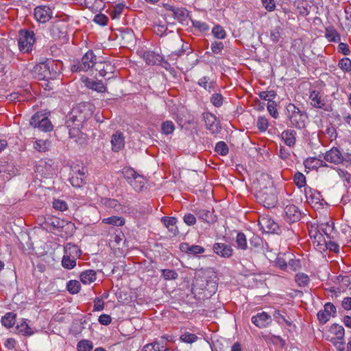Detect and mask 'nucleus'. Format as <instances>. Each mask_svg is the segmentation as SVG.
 Returning a JSON list of instances; mask_svg holds the SVG:
<instances>
[{
	"label": "nucleus",
	"instance_id": "nucleus-8",
	"mask_svg": "<svg viewBox=\"0 0 351 351\" xmlns=\"http://www.w3.org/2000/svg\"><path fill=\"white\" fill-rule=\"evenodd\" d=\"M302 217V214L299 208L293 205L289 204L284 208L283 218L289 223H293L298 221Z\"/></svg>",
	"mask_w": 351,
	"mask_h": 351
},
{
	"label": "nucleus",
	"instance_id": "nucleus-50",
	"mask_svg": "<svg viewBox=\"0 0 351 351\" xmlns=\"http://www.w3.org/2000/svg\"><path fill=\"white\" fill-rule=\"evenodd\" d=\"M16 328L19 332L23 333L24 335L29 336L34 333L32 328L25 322L17 326Z\"/></svg>",
	"mask_w": 351,
	"mask_h": 351
},
{
	"label": "nucleus",
	"instance_id": "nucleus-22",
	"mask_svg": "<svg viewBox=\"0 0 351 351\" xmlns=\"http://www.w3.org/2000/svg\"><path fill=\"white\" fill-rule=\"evenodd\" d=\"M259 224L267 232H276L278 230V225L269 217H262L259 220Z\"/></svg>",
	"mask_w": 351,
	"mask_h": 351
},
{
	"label": "nucleus",
	"instance_id": "nucleus-4",
	"mask_svg": "<svg viewBox=\"0 0 351 351\" xmlns=\"http://www.w3.org/2000/svg\"><path fill=\"white\" fill-rule=\"evenodd\" d=\"M96 64V56L93 51H87L82 58L81 60H75L71 65L72 72L87 71Z\"/></svg>",
	"mask_w": 351,
	"mask_h": 351
},
{
	"label": "nucleus",
	"instance_id": "nucleus-43",
	"mask_svg": "<svg viewBox=\"0 0 351 351\" xmlns=\"http://www.w3.org/2000/svg\"><path fill=\"white\" fill-rule=\"evenodd\" d=\"M338 66L344 72L351 71V60L348 58H343L338 62Z\"/></svg>",
	"mask_w": 351,
	"mask_h": 351
},
{
	"label": "nucleus",
	"instance_id": "nucleus-5",
	"mask_svg": "<svg viewBox=\"0 0 351 351\" xmlns=\"http://www.w3.org/2000/svg\"><path fill=\"white\" fill-rule=\"evenodd\" d=\"M34 42L35 38L33 31L26 29H21L19 31L18 46L21 51L28 53L32 51Z\"/></svg>",
	"mask_w": 351,
	"mask_h": 351
},
{
	"label": "nucleus",
	"instance_id": "nucleus-29",
	"mask_svg": "<svg viewBox=\"0 0 351 351\" xmlns=\"http://www.w3.org/2000/svg\"><path fill=\"white\" fill-rule=\"evenodd\" d=\"M50 34L53 38L58 39L64 37L65 32L62 29L61 24L58 22L54 23L51 27Z\"/></svg>",
	"mask_w": 351,
	"mask_h": 351
},
{
	"label": "nucleus",
	"instance_id": "nucleus-44",
	"mask_svg": "<svg viewBox=\"0 0 351 351\" xmlns=\"http://www.w3.org/2000/svg\"><path fill=\"white\" fill-rule=\"evenodd\" d=\"M161 130L165 134H171L175 130V125L171 121H166L162 123Z\"/></svg>",
	"mask_w": 351,
	"mask_h": 351
},
{
	"label": "nucleus",
	"instance_id": "nucleus-25",
	"mask_svg": "<svg viewBox=\"0 0 351 351\" xmlns=\"http://www.w3.org/2000/svg\"><path fill=\"white\" fill-rule=\"evenodd\" d=\"M64 254L73 258H80L82 255V251L77 245L71 243H67L64 248Z\"/></svg>",
	"mask_w": 351,
	"mask_h": 351
},
{
	"label": "nucleus",
	"instance_id": "nucleus-48",
	"mask_svg": "<svg viewBox=\"0 0 351 351\" xmlns=\"http://www.w3.org/2000/svg\"><path fill=\"white\" fill-rule=\"evenodd\" d=\"M84 177L82 178L78 175L73 173L70 178V182L74 187H81L84 184Z\"/></svg>",
	"mask_w": 351,
	"mask_h": 351
},
{
	"label": "nucleus",
	"instance_id": "nucleus-51",
	"mask_svg": "<svg viewBox=\"0 0 351 351\" xmlns=\"http://www.w3.org/2000/svg\"><path fill=\"white\" fill-rule=\"evenodd\" d=\"M276 93L274 90L262 91L259 93L261 99L270 101H274L273 99L276 97Z\"/></svg>",
	"mask_w": 351,
	"mask_h": 351
},
{
	"label": "nucleus",
	"instance_id": "nucleus-26",
	"mask_svg": "<svg viewBox=\"0 0 351 351\" xmlns=\"http://www.w3.org/2000/svg\"><path fill=\"white\" fill-rule=\"evenodd\" d=\"M96 280V272L94 270L88 269L80 274V280L86 285L94 282Z\"/></svg>",
	"mask_w": 351,
	"mask_h": 351
},
{
	"label": "nucleus",
	"instance_id": "nucleus-47",
	"mask_svg": "<svg viewBox=\"0 0 351 351\" xmlns=\"http://www.w3.org/2000/svg\"><path fill=\"white\" fill-rule=\"evenodd\" d=\"M256 126L261 132H265L269 126L268 120L265 117H258L256 121Z\"/></svg>",
	"mask_w": 351,
	"mask_h": 351
},
{
	"label": "nucleus",
	"instance_id": "nucleus-6",
	"mask_svg": "<svg viewBox=\"0 0 351 351\" xmlns=\"http://www.w3.org/2000/svg\"><path fill=\"white\" fill-rule=\"evenodd\" d=\"M30 125L43 132H49L53 129L50 120L40 112H36L32 117Z\"/></svg>",
	"mask_w": 351,
	"mask_h": 351
},
{
	"label": "nucleus",
	"instance_id": "nucleus-1",
	"mask_svg": "<svg viewBox=\"0 0 351 351\" xmlns=\"http://www.w3.org/2000/svg\"><path fill=\"white\" fill-rule=\"evenodd\" d=\"M258 184L257 198L265 207H274L277 203L276 189L268 174L262 173L256 178Z\"/></svg>",
	"mask_w": 351,
	"mask_h": 351
},
{
	"label": "nucleus",
	"instance_id": "nucleus-10",
	"mask_svg": "<svg viewBox=\"0 0 351 351\" xmlns=\"http://www.w3.org/2000/svg\"><path fill=\"white\" fill-rule=\"evenodd\" d=\"M95 66V69L99 72L100 76L106 77L108 80L113 77L114 67L110 62H96Z\"/></svg>",
	"mask_w": 351,
	"mask_h": 351
},
{
	"label": "nucleus",
	"instance_id": "nucleus-46",
	"mask_svg": "<svg viewBox=\"0 0 351 351\" xmlns=\"http://www.w3.org/2000/svg\"><path fill=\"white\" fill-rule=\"evenodd\" d=\"M328 340H329L337 348L338 351H344L345 350V341L344 339H339L335 338V337H331L329 339L327 338Z\"/></svg>",
	"mask_w": 351,
	"mask_h": 351
},
{
	"label": "nucleus",
	"instance_id": "nucleus-58",
	"mask_svg": "<svg viewBox=\"0 0 351 351\" xmlns=\"http://www.w3.org/2000/svg\"><path fill=\"white\" fill-rule=\"evenodd\" d=\"M191 21L193 26L198 29L200 32H206L208 30V26L206 23L197 20H192Z\"/></svg>",
	"mask_w": 351,
	"mask_h": 351
},
{
	"label": "nucleus",
	"instance_id": "nucleus-41",
	"mask_svg": "<svg viewBox=\"0 0 351 351\" xmlns=\"http://www.w3.org/2000/svg\"><path fill=\"white\" fill-rule=\"evenodd\" d=\"M236 242L238 248L245 250L247 248V239L243 232H239L237 235Z\"/></svg>",
	"mask_w": 351,
	"mask_h": 351
},
{
	"label": "nucleus",
	"instance_id": "nucleus-61",
	"mask_svg": "<svg viewBox=\"0 0 351 351\" xmlns=\"http://www.w3.org/2000/svg\"><path fill=\"white\" fill-rule=\"evenodd\" d=\"M47 143L43 140H38L34 143V148L40 152H45L47 149Z\"/></svg>",
	"mask_w": 351,
	"mask_h": 351
},
{
	"label": "nucleus",
	"instance_id": "nucleus-55",
	"mask_svg": "<svg viewBox=\"0 0 351 351\" xmlns=\"http://www.w3.org/2000/svg\"><path fill=\"white\" fill-rule=\"evenodd\" d=\"M162 276L165 280H174L178 278V274L173 269H162Z\"/></svg>",
	"mask_w": 351,
	"mask_h": 351
},
{
	"label": "nucleus",
	"instance_id": "nucleus-7",
	"mask_svg": "<svg viewBox=\"0 0 351 351\" xmlns=\"http://www.w3.org/2000/svg\"><path fill=\"white\" fill-rule=\"evenodd\" d=\"M324 158L328 162L338 165L343 161H350L351 156L348 154L343 156L340 150L337 147H334L326 152Z\"/></svg>",
	"mask_w": 351,
	"mask_h": 351
},
{
	"label": "nucleus",
	"instance_id": "nucleus-53",
	"mask_svg": "<svg viewBox=\"0 0 351 351\" xmlns=\"http://www.w3.org/2000/svg\"><path fill=\"white\" fill-rule=\"evenodd\" d=\"M233 250L231 245L221 244V256L229 258L232 255Z\"/></svg>",
	"mask_w": 351,
	"mask_h": 351
},
{
	"label": "nucleus",
	"instance_id": "nucleus-59",
	"mask_svg": "<svg viewBox=\"0 0 351 351\" xmlns=\"http://www.w3.org/2000/svg\"><path fill=\"white\" fill-rule=\"evenodd\" d=\"M94 22L101 25H106L108 21V17L103 14H98L95 16Z\"/></svg>",
	"mask_w": 351,
	"mask_h": 351
},
{
	"label": "nucleus",
	"instance_id": "nucleus-54",
	"mask_svg": "<svg viewBox=\"0 0 351 351\" xmlns=\"http://www.w3.org/2000/svg\"><path fill=\"white\" fill-rule=\"evenodd\" d=\"M276 106L277 104L275 101L268 102L267 106L269 113L274 119H277L278 117V112Z\"/></svg>",
	"mask_w": 351,
	"mask_h": 351
},
{
	"label": "nucleus",
	"instance_id": "nucleus-21",
	"mask_svg": "<svg viewBox=\"0 0 351 351\" xmlns=\"http://www.w3.org/2000/svg\"><path fill=\"white\" fill-rule=\"evenodd\" d=\"M296 132L293 130L288 129L283 131L281 136L285 143L289 147H293L296 142Z\"/></svg>",
	"mask_w": 351,
	"mask_h": 351
},
{
	"label": "nucleus",
	"instance_id": "nucleus-40",
	"mask_svg": "<svg viewBox=\"0 0 351 351\" xmlns=\"http://www.w3.org/2000/svg\"><path fill=\"white\" fill-rule=\"evenodd\" d=\"M330 332L335 335V338L344 339V328L342 326L334 324L330 327Z\"/></svg>",
	"mask_w": 351,
	"mask_h": 351
},
{
	"label": "nucleus",
	"instance_id": "nucleus-16",
	"mask_svg": "<svg viewBox=\"0 0 351 351\" xmlns=\"http://www.w3.org/2000/svg\"><path fill=\"white\" fill-rule=\"evenodd\" d=\"M112 149L114 152L120 151L125 145L124 136L120 132H117L112 136L111 138Z\"/></svg>",
	"mask_w": 351,
	"mask_h": 351
},
{
	"label": "nucleus",
	"instance_id": "nucleus-37",
	"mask_svg": "<svg viewBox=\"0 0 351 351\" xmlns=\"http://www.w3.org/2000/svg\"><path fill=\"white\" fill-rule=\"evenodd\" d=\"M295 280L299 287H304L308 285L309 277L304 273H298L295 275Z\"/></svg>",
	"mask_w": 351,
	"mask_h": 351
},
{
	"label": "nucleus",
	"instance_id": "nucleus-62",
	"mask_svg": "<svg viewBox=\"0 0 351 351\" xmlns=\"http://www.w3.org/2000/svg\"><path fill=\"white\" fill-rule=\"evenodd\" d=\"M87 168L85 167H80L79 166H76L73 168V173L75 175L81 176L82 178H86V174L87 173Z\"/></svg>",
	"mask_w": 351,
	"mask_h": 351
},
{
	"label": "nucleus",
	"instance_id": "nucleus-15",
	"mask_svg": "<svg viewBox=\"0 0 351 351\" xmlns=\"http://www.w3.org/2000/svg\"><path fill=\"white\" fill-rule=\"evenodd\" d=\"M51 160L49 162L45 160H41L36 166L35 171L42 174L44 177H47L53 173V169L52 167Z\"/></svg>",
	"mask_w": 351,
	"mask_h": 351
},
{
	"label": "nucleus",
	"instance_id": "nucleus-30",
	"mask_svg": "<svg viewBox=\"0 0 351 351\" xmlns=\"http://www.w3.org/2000/svg\"><path fill=\"white\" fill-rule=\"evenodd\" d=\"M154 32L160 36H162L167 34V27L165 21L156 22L154 26Z\"/></svg>",
	"mask_w": 351,
	"mask_h": 351
},
{
	"label": "nucleus",
	"instance_id": "nucleus-39",
	"mask_svg": "<svg viewBox=\"0 0 351 351\" xmlns=\"http://www.w3.org/2000/svg\"><path fill=\"white\" fill-rule=\"evenodd\" d=\"M66 288L70 293L76 294L79 293L81 288V285L77 280H69L67 282Z\"/></svg>",
	"mask_w": 351,
	"mask_h": 351
},
{
	"label": "nucleus",
	"instance_id": "nucleus-52",
	"mask_svg": "<svg viewBox=\"0 0 351 351\" xmlns=\"http://www.w3.org/2000/svg\"><path fill=\"white\" fill-rule=\"evenodd\" d=\"M123 174L128 183H130V180H132L138 175L133 169L129 167L123 169Z\"/></svg>",
	"mask_w": 351,
	"mask_h": 351
},
{
	"label": "nucleus",
	"instance_id": "nucleus-33",
	"mask_svg": "<svg viewBox=\"0 0 351 351\" xmlns=\"http://www.w3.org/2000/svg\"><path fill=\"white\" fill-rule=\"evenodd\" d=\"M125 5L123 3H118L110 10L109 14L112 19H118L122 14Z\"/></svg>",
	"mask_w": 351,
	"mask_h": 351
},
{
	"label": "nucleus",
	"instance_id": "nucleus-64",
	"mask_svg": "<svg viewBox=\"0 0 351 351\" xmlns=\"http://www.w3.org/2000/svg\"><path fill=\"white\" fill-rule=\"evenodd\" d=\"M205 250L204 247L197 245H193L190 246L189 253L190 254L197 255L204 252Z\"/></svg>",
	"mask_w": 351,
	"mask_h": 351
},
{
	"label": "nucleus",
	"instance_id": "nucleus-19",
	"mask_svg": "<svg viewBox=\"0 0 351 351\" xmlns=\"http://www.w3.org/2000/svg\"><path fill=\"white\" fill-rule=\"evenodd\" d=\"M161 221L173 236H176L179 233L178 228L176 225L177 222V219L176 217H163L161 219Z\"/></svg>",
	"mask_w": 351,
	"mask_h": 351
},
{
	"label": "nucleus",
	"instance_id": "nucleus-27",
	"mask_svg": "<svg viewBox=\"0 0 351 351\" xmlns=\"http://www.w3.org/2000/svg\"><path fill=\"white\" fill-rule=\"evenodd\" d=\"M129 184L135 191H141L145 186V180L143 176L138 174L132 180H130Z\"/></svg>",
	"mask_w": 351,
	"mask_h": 351
},
{
	"label": "nucleus",
	"instance_id": "nucleus-12",
	"mask_svg": "<svg viewBox=\"0 0 351 351\" xmlns=\"http://www.w3.org/2000/svg\"><path fill=\"white\" fill-rule=\"evenodd\" d=\"M47 223L56 229L62 230L63 228H66V229L69 230L71 233H72L75 229L74 223L70 221H65L58 217H53L49 218Z\"/></svg>",
	"mask_w": 351,
	"mask_h": 351
},
{
	"label": "nucleus",
	"instance_id": "nucleus-60",
	"mask_svg": "<svg viewBox=\"0 0 351 351\" xmlns=\"http://www.w3.org/2000/svg\"><path fill=\"white\" fill-rule=\"evenodd\" d=\"M53 206L55 209L64 211L67 209V204L64 201L56 199L53 202Z\"/></svg>",
	"mask_w": 351,
	"mask_h": 351
},
{
	"label": "nucleus",
	"instance_id": "nucleus-23",
	"mask_svg": "<svg viewBox=\"0 0 351 351\" xmlns=\"http://www.w3.org/2000/svg\"><path fill=\"white\" fill-rule=\"evenodd\" d=\"M143 58L146 63L151 65L159 64L162 60V57L154 51H148L144 53Z\"/></svg>",
	"mask_w": 351,
	"mask_h": 351
},
{
	"label": "nucleus",
	"instance_id": "nucleus-63",
	"mask_svg": "<svg viewBox=\"0 0 351 351\" xmlns=\"http://www.w3.org/2000/svg\"><path fill=\"white\" fill-rule=\"evenodd\" d=\"M317 319L322 324L326 323L330 317L329 314L328 313H326L324 311H319L317 313Z\"/></svg>",
	"mask_w": 351,
	"mask_h": 351
},
{
	"label": "nucleus",
	"instance_id": "nucleus-2",
	"mask_svg": "<svg viewBox=\"0 0 351 351\" xmlns=\"http://www.w3.org/2000/svg\"><path fill=\"white\" fill-rule=\"evenodd\" d=\"M93 114V106L90 103L79 104L72 109L66 124L68 127L80 130L92 117Z\"/></svg>",
	"mask_w": 351,
	"mask_h": 351
},
{
	"label": "nucleus",
	"instance_id": "nucleus-31",
	"mask_svg": "<svg viewBox=\"0 0 351 351\" xmlns=\"http://www.w3.org/2000/svg\"><path fill=\"white\" fill-rule=\"evenodd\" d=\"M16 315L13 313H8L1 318V324L7 327H12L15 323Z\"/></svg>",
	"mask_w": 351,
	"mask_h": 351
},
{
	"label": "nucleus",
	"instance_id": "nucleus-3",
	"mask_svg": "<svg viewBox=\"0 0 351 351\" xmlns=\"http://www.w3.org/2000/svg\"><path fill=\"white\" fill-rule=\"evenodd\" d=\"M287 117L292 126L302 129L305 127L306 121L308 118L305 112L301 110L293 104H289L287 106Z\"/></svg>",
	"mask_w": 351,
	"mask_h": 351
},
{
	"label": "nucleus",
	"instance_id": "nucleus-17",
	"mask_svg": "<svg viewBox=\"0 0 351 351\" xmlns=\"http://www.w3.org/2000/svg\"><path fill=\"white\" fill-rule=\"evenodd\" d=\"M83 82L87 88L95 90L98 93H104L106 90V87L101 81H95L92 79L86 77L83 80Z\"/></svg>",
	"mask_w": 351,
	"mask_h": 351
},
{
	"label": "nucleus",
	"instance_id": "nucleus-24",
	"mask_svg": "<svg viewBox=\"0 0 351 351\" xmlns=\"http://www.w3.org/2000/svg\"><path fill=\"white\" fill-rule=\"evenodd\" d=\"M34 76L39 80H48L46 61L36 65L33 69Z\"/></svg>",
	"mask_w": 351,
	"mask_h": 351
},
{
	"label": "nucleus",
	"instance_id": "nucleus-18",
	"mask_svg": "<svg viewBox=\"0 0 351 351\" xmlns=\"http://www.w3.org/2000/svg\"><path fill=\"white\" fill-rule=\"evenodd\" d=\"M196 214L200 219L208 223H213L217 220V216L216 215H214L213 212L206 209H199L196 211Z\"/></svg>",
	"mask_w": 351,
	"mask_h": 351
},
{
	"label": "nucleus",
	"instance_id": "nucleus-49",
	"mask_svg": "<svg viewBox=\"0 0 351 351\" xmlns=\"http://www.w3.org/2000/svg\"><path fill=\"white\" fill-rule=\"evenodd\" d=\"M293 180L296 186L299 188H302L306 184V177L300 172H298L295 174Z\"/></svg>",
	"mask_w": 351,
	"mask_h": 351
},
{
	"label": "nucleus",
	"instance_id": "nucleus-45",
	"mask_svg": "<svg viewBox=\"0 0 351 351\" xmlns=\"http://www.w3.org/2000/svg\"><path fill=\"white\" fill-rule=\"evenodd\" d=\"M169 33H173L174 34V40H175V43L177 44L178 46H180L181 45L182 46V49L180 50H178V51H176L175 50L174 51H172V53H174L175 55L178 56H180L183 54L184 51V43H183V41L182 40V38L177 34H175L173 31H169Z\"/></svg>",
	"mask_w": 351,
	"mask_h": 351
},
{
	"label": "nucleus",
	"instance_id": "nucleus-14",
	"mask_svg": "<svg viewBox=\"0 0 351 351\" xmlns=\"http://www.w3.org/2000/svg\"><path fill=\"white\" fill-rule=\"evenodd\" d=\"M271 321L270 315L265 312H262L252 317V323L258 328L267 326Z\"/></svg>",
	"mask_w": 351,
	"mask_h": 351
},
{
	"label": "nucleus",
	"instance_id": "nucleus-13",
	"mask_svg": "<svg viewBox=\"0 0 351 351\" xmlns=\"http://www.w3.org/2000/svg\"><path fill=\"white\" fill-rule=\"evenodd\" d=\"M51 10L47 6H38L34 10V16L40 23H46L51 18Z\"/></svg>",
	"mask_w": 351,
	"mask_h": 351
},
{
	"label": "nucleus",
	"instance_id": "nucleus-34",
	"mask_svg": "<svg viewBox=\"0 0 351 351\" xmlns=\"http://www.w3.org/2000/svg\"><path fill=\"white\" fill-rule=\"evenodd\" d=\"M62 267L67 269H71L76 265V258H73L68 255L64 254L62 260Z\"/></svg>",
	"mask_w": 351,
	"mask_h": 351
},
{
	"label": "nucleus",
	"instance_id": "nucleus-35",
	"mask_svg": "<svg viewBox=\"0 0 351 351\" xmlns=\"http://www.w3.org/2000/svg\"><path fill=\"white\" fill-rule=\"evenodd\" d=\"M172 15L174 19L180 21H182L187 18L188 11L186 9L183 8H176Z\"/></svg>",
	"mask_w": 351,
	"mask_h": 351
},
{
	"label": "nucleus",
	"instance_id": "nucleus-28",
	"mask_svg": "<svg viewBox=\"0 0 351 351\" xmlns=\"http://www.w3.org/2000/svg\"><path fill=\"white\" fill-rule=\"evenodd\" d=\"M283 29L280 26H277L271 29L269 34L270 40L274 43H277L282 38Z\"/></svg>",
	"mask_w": 351,
	"mask_h": 351
},
{
	"label": "nucleus",
	"instance_id": "nucleus-32",
	"mask_svg": "<svg viewBox=\"0 0 351 351\" xmlns=\"http://www.w3.org/2000/svg\"><path fill=\"white\" fill-rule=\"evenodd\" d=\"M102 222L106 224H112L114 226H121L125 223V220L123 218L120 217L112 216L104 219L102 220Z\"/></svg>",
	"mask_w": 351,
	"mask_h": 351
},
{
	"label": "nucleus",
	"instance_id": "nucleus-9",
	"mask_svg": "<svg viewBox=\"0 0 351 351\" xmlns=\"http://www.w3.org/2000/svg\"><path fill=\"white\" fill-rule=\"evenodd\" d=\"M47 75L49 80L56 79L62 70V62L58 60H47L46 61Z\"/></svg>",
	"mask_w": 351,
	"mask_h": 351
},
{
	"label": "nucleus",
	"instance_id": "nucleus-38",
	"mask_svg": "<svg viewBox=\"0 0 351 351\" xmlns=\"http://www.w3.org/2000/svg\"><path fill=\"white\" fill-rule=\"evenodd\" d=\"M325 36L330 41L336 42L340 40L339 34L333 27H327Z\"/></svg>",
	"mask_w": 351,
	"mask_h": 351
},
{
	"label": "nucleus",
	"instance_id": "nucleus-36",
	"mask_svg": "<svg viewBox=\"0 0 351 351\" xmlns=\"http://www.w3.org/2000/svg\"><path fill=\"white\" fill-rule=\"evenodd\" d=\"M165 337H160V339H156L152 342V345L154 346V351H169V348H167V345L165 344Z\"/></svg>",
	"mask_w": 351,
	"mask_h": 351
},
{
	"label": "nucleus",
	"instance_id": "nucleus-42",
	"mask_svg": "<svg viewBox=\"0 0 351 351\" xmlns=\"http://www.w3.org/2000/svg\"><path fill=\"white\" fill-rule=\"evenodd\" d=\"M93 348V344L89 340H81L77 343L78 351H91Z\"/></svg>",
	"mask_w": 351,
	"mask_h": 351
},
{
	"label": "nucleus",
	"instance_id": "nucleus-11",
	"mask_svg": "<svg viewBox=\"0 0 351 351\" xmlns=\"http://www.w3.org/2000/svg\"><path fill=\"white\" fill-rule=\"evenodd\" d=\"M206 128L212 134H217L219 131V121H217V117L212 113L205 112L203 114Z\"/></svg>",
	"mask_w": 351,
	"mask_h": 351
},
{
	"label": "nucleus",
	"instance_id": "nucleus-56",
	"mask_svg": "<svg viewBox=\"0 0 351 351\" xmlns=\"http://www.w3.org/2000/svg\"><path fill=\"white\" fill-rule=\"evenodd\" d=\"M197 339V337L195 334L189 332H185L180 336V339L188 343H192L195 342Z\"/></svg>",
	"mask_w": 351,
	"mask_h": 351
},
{
	"label": "nucleus",
	"instance_id": "nucleus-57",
	"mask_svg": "<svg viewBox=\"0 0 351 351\" xmlns=\"http://www.w3.org/2000/svg\"><path fill=\"white\" fill-rule=\"evenodd\" d=\"M274 319L280 324L286 323L288 326L291 325V322L287 320L285 317L280 314L279 311H275L274 315Z\"/></svg>",
	"mask_w": 351,
	"mask_h": 351
},
{
	"label": "nucleus",
	"instance_id": "nucleus-20",
	"mask_svg": "<svg viewBox=\"0 0 351 351\" xmlns=\"http://www.w3.org/2000/svg\"><path fill=\"white\" fill-rule=\"evenodd\" d=\"M309 99L311 100V106L314 108H322L325 106V101L322 98V94L318 91H311L309 95Z\"/></svg>",
	"mask_w": 351,
	"mask_h": 351
}]
</instances>
